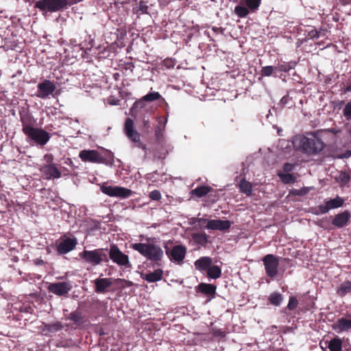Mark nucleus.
Instances as JSON below:
<instances>
[{
  "label": "nucleus",
  "instance_id": "17",
  "mask_svg": "<svg viewBox=\"0 0 351 351\" xmlns=\"http://www.w3.org/2000/svg\"><path fill=\"white\" fill-rule=\"evenodd\" d=\"M350 218V214L346 210L336 215L332 221V224L337 228H342L346 226Z\"/></svg>",
  "mask_w": 351,
  "mask_h": 351
},
{
  "label": "nucleus",
  "instance_id": "39",
  "mask_svg": "<svg viewBox=\"0 0 351 351\" xmlns=\"http://www.w3.org/2000/svg\"><path fill=\"white\" fill-rule=\"evenodd\" d=\"M343 114L348 120H351V101H348L345 106Z\"/></svg>",
  "mask_w": 351,
  "mask_h": 351
},
{
  "label": "nucleus",
  "instance_id": "33",
  "mask_svg": "<svg viewBox=\"0 0 351 351\" xmlns=\"http://www.w3.org/2000/svg\"><path fill=\"white\" fill-rule=\"evenodd\" d=\"M45 328L48 331L53 332L62 330L63 328V326L61 324L60 322H56L55 323L48 324L45 325Z\"/></svg>",
  "mask_w": 351,
  "mask_h": 351
},
{
  "label": "nucleus",
  "instance_id": "14",
  "mask_svg": "<svg viewBox=\"0 0 351 351\" xmlns=\"http://www.w3.org/2000/svg\"><path fill=\"white\" fill-rule=\"evenodd\" d=\"M231 226V222L228 220L212 219L207 222L206 228L213 230H226Z\"/></svg>",
  "mask_w": 351,
  "mask_h": 351
},
{
  "label": "nucleus",
  "instance_id": "19",
  "mask_svg": "<svg viewBox=\"0 0 351 351\" xmlns=\"http://www.w3.org/2000/svg\"><path fill=\"white\" fill-rule=\"evenodd\" d=\"M333 329L338 332L351 329V319L342 317L338 319L333 324Z\"/></svg>",
  "mask_w": 351,
  "mask_h": 351
},
{
  "label": "nucleus",
  "instance_id": "37",
  "mask_svg": "<svg viewBox=\"0 0 351 351\" xmlns=\"http://www.w3.org/2000/svg\"><path fill=\"white\" fill-rule=\"evenodd\" d=\"M77 244V239L73 236L67 237V252L73 250Z\"/></svg>",
  "mask_w": 351,
  "mask_h": 351
},
{
  "label": "nucleus",
  "instance_id": "53",
  "mask_svg": "<svg viewBox=\"0 0 351 351\" xmlns=\"http://www.w3.org/2000/svg\"><path fill=\"white\" fill-rule=\"evenodd\" d=\"M78 318L79 317L75 315H72V316H71V319H73L74 321H77Z\"/></svg>",
  "mask_w": 351,
  "mask_h": 351
},
{
  "label": "nucleus",
  "instance_id": "7",
  "mask_svg": "<svg viewBox=\"0 0 351 351\" xmlns=\"http://www.w3.org/2000/svg\"><path fill=\"white\" fill-rule=\"evenodd\" d=\"M101 191L104 194L113 197L125 199L130 197L133 192L127 188L119 186H101Z\"/></svg>",
  "mask_w": 351,
  "mask_h": 351
},
{
  "label": "nucleus",
  "instance_id": "42",
  "mask_svg": "<svg viewBox=\"0 0 351 351\" xmlns=\"http://www.w3.org/2000/svg\"><path fill=\"white\" fill-rule=\"evenodd\" d=\"M33 311V308L30 306H23L20 308V312L21 313L32 314Z\"/></svg>",
  "mask_w": 351,
  "mask_h": 351
},
{
  "label": "nucleus",
  "instance_id": "32",
  "mask_svg": "<svg viewBox=\"0 0 351 351\" xmlns=\"http://www.w3.org/2000/svg\"><path fill=\"white\" fill-rule=\"evenodd\" d=\"M56 250L59 254H66V235L61 237V241L57 243Z\"/></svg>",
  "mask_w": 351,
  "mask_h": 351
},
{
  "label": "nucleus",
  "instance_id": "25",
  "mask_svg": "<svg viewBox=\"0 0 351 351\" xmlns=\"http://www.w3.org/2000/svg\"><path fill=\"white\" fill-rule=\"evenodd\" d=\"M192 239L195 243L201 245H205L208 243V236L205 233H194Z\"/></svg>",
  "mask_w": 351,
  "mask_h": 351
},
{
  "label": "nucleus",
  "instance_id": "38",
  "mask_svg": "<svg viewBox=\"0 0 351 351\" xmlns=\"http://www.w3.org/2000/svg\"><path fill=\"white\" fill-rule=\"evenodd\" d=\"M275 70V68L271 66H264L262 68L261 75L265 77L270 76Z\"/></svg>",
  "mask_w": 351,
  "mask_h": 351
},
{
  "label": "nucleus",
  "instance_id": "13",
  "mask_svg": "<svg viewBox=\"0 0 351 351\" xmlns=\"http://www.w3.org/2000/svg\"><path fill=\"white\" fill-rule=\"evenodd\" d=\"M124 131L127 137L134 143H138L140 141V135L138 132L134 128V121L128 118L125 120L124 125Z\"/></svg>",
  "mask_w": 351,
  "mask_h": 351
},
{
  "label": "nucleus",
  "instance_id": "34",
  "mask_svg": "<svg viewBox=\"0 0 351 351\" xmlns=\"http://www.w3.org/2000/svg\"><path fill=\"white\" fill-rule=\"evenodd\" d=\"M167 118H165V119L163 123H162V120H161L160 117L158 118V125L156 127V132H155L156 136L158 138H159L160 136L162 135V132L163 131V130L165 128V125L167 123Z\"/></svg>",
  "mask_w": 351,
  "mask_h": 351
},
{
  "label": "nucleus",
  "instance_id": "18",
  "mask_svg": "<svg viewBox=\"0 0 351 351\" xmlns=\"http://www.w3.org/2000/svg\"><path fill=\"white\" fill-rule=\"evenodd\" d=\"M112 284L110 278H99L95 280V291L97 293H104L107 291Z\"/></svg>",
  "mask_w": 351,
  "mask_h": 351
},
{
  "label": "nucleus",
  "instance_id": "45",
  "mask_svg": "<svg viewBox=\"0 0 351 351\" xmlns=\"http://www.w3.org/2000/svg\"><path fill=\"white\" fill-rule=\"evenodd\" d=\"M289 97L288 95H286V96H284L281 99H280V104L282 106H287L288 104H289Z\"/></svg>",
  "mask_w": 351,
  "mask_h": 351
},
{
  "label": "nucleus",
  "instance_id": "40",
  "mask_svg": "<svg viewBox=\"0 0 351 351\" xmlns=\"http://www.w3.org/2000/svg\"><path fill=\"white\" fill-rule=\"evenodd\" d=\"M298 304V300L296 299V298L294 296H291L289 298L287 308L289 310H293L297 307Z\"/></svg>",
  "mask_w": 351,
  "mask_h": 351
},
{
  "label": "nucleus",
  "instance_id": "5",
  "mask_svg": "<svg viewBox=\"0 0 351 351\" xmlns=\"http://www.w3.org/2000/svg\"><path fill=\"white\" fill-rule=\"evenodd\" d=\"M66 6V0H38L34 7L43 12H56Z\"/></svg>",
  "mask_w": 351,
  "mask_h": 351
},
{
  "label": "nucleus",
  "instance_id": "24",
  "mask_svg": "<svg viewBox=\"0 0 351 351\" xmlns=\"http://www.w3.org/2000/svg\"><path fill=\"white\" fill-rule=\"evenodd\" d=\"M197 290L206 295H213L215 293L216 287L210 284L201 283L198 286Z\"/></svg>",
  "mask_w": 351,
  "mask_h": 351
},
{
  "label": "nucleus",
  "instance_id": "54",
  "mask_svg": "<svg viewBox=\"0 0 351 351\" xmlns=\"http://www.w3.org/2000/svg\"><path fill=\"white\" fill-rule=\"evenodd\" d=\"M295 194L298 195H301L304 194V193L302 192V191H296Z\"/></svg>",
  "mask_w": 351,
  "mask_h": 351
},
{
  "label": "nucleus",
  "instance_id": "30",
  "mask_svg": "<svg viewBox=\"0 0 351 351\" xmlns=\"http://www.w3.org/2000/svg\"><path fill=\"white\" fill-rule=\"evenodd\" d=\"M328 348L330 351H341L342 348V342L339 339H333L328 343Z\"/></svg>",
  "mask_w": 351,
  "mask_h": 351
},
{
  "label": "nucleus",
  "instance_id": "1",
  "mask_svg": "<svg viewBox=\"0 0 351 351\" xmlns=\"http://www.w3.org/2000/svg\"><path fill=\"white\" fill-rule=\"evenodd\" d=\"M295 149L307 154H314L322 151L324 143L318 138H307L303 136H295L292 141Z\"/></svg>",
  "mask_w": 351,
  "mask_h": 351
},
{
  "label": "nucleus",
  "instance_id": "22",
  "mask_svg": "<svg viewBox=\"0 0 351 351\" xmlns=\"http://www.w3.org/2000/svg\"><path fill=\"white\" fill-rule=\"evenodd\" d=\"M211 264L212 259L208 256L201 257L200 258L197 259L194 263L195 268L201 271H207Z\"/></svg>",
  "mask_w": 351,
  "mask_h": 351
},
{
  "label": "nucleus",
  "instance_id": "43",
  "mask_svg": "<svg viewBox=\"0 0 351 351\" xmlns=\"http://www.w3.org/2000/svg\"><path fill=\"white\" fill-rule=\"evenodd\" d=\"M145 100L143 99V97L142 99L134 102L133 107L135 108H143L145 106Z\"/></svg>",
  "mask_w": 351,
  "mask_h": 351
},
{
  "label": "nucleus",
  "instance_id": "11",
  "mask_svg": "<svg viewBox=\"0 0 351 351\" xmlns=\"http://www.w3.org/2000/svg\"><path fill=\"white\" fill-rule=\"evenodd\" d=\"M56 90V86L53 82L49 80H44L37 85V91L36 95L41 99H47L50 95H52Z\"/></svg>",
  "mask_w": 351,
  "mask_h": 351
},
{
  "label": "nucleus",
  "instance_id": "48",
  "mask_svg": "<svg viewBox=\"0 0 351 351\" xmlns=\"http://www.w3.org/2000/svg\"><path fill=\"white\" fill-rule=\"evenodd\" d=\"M33 261L36 265H43L44 264L43 260L40 258H36Z\"/></svg>",
  "mask_w": 351,
  "mask_h": 351
},
{
  "label": "nucleus",
  "instance_id": "6",
  "mask_svg": "<svg viewBox=\"0 0 351 351\" xmlns=\"http://www.w3.org/2000/svg\"><path fill=\"white\" fill-rule=\"evenodd\" d=\"M262 0H244L245 5H239L234 8V12L240 18L246 17L250 13L256 12Z\"/></svg>",
  "mask_w": 351,
  "mask_h": 351
},
{
  "label": "nucleus",
  "instance_id": "28",
  "mask_svg": "<svg viewBox=\"0 0 351 351\" xmlns=\"http://www.w3.org/2000/svg\"><path fill=\"white\" fill-rule=\"evenodd\" d=\"M340 296H344L351 292V281L344 282L341 285L337 291Z\"/></svg>",
  "mask_w": 351,
  "mask_h": 351
},
{
  "label": "nucleus",
  "instance_id": "46",
  "mask_svg": "<svg viewBox=\"0 0 351 351\" xmlns=\"http://www.w3.org/2000/svg\"><path fill=\"white\" fill-rule=\"evenodd\" d=\"M192 220H193V221L191 222L192 224H194L196 221H197L200 223H204L206 221V219H204V218H194Z\"/></svg>",
  "mask_w": 351,
  "mask_h": 351
},
{
  "label": "nucleus",
  "instance_id": "12",
  "mask_svg": "<svg viewBox=\"0 0 351 351\" xmlns=\"http://www.w3.org/2000/svg\"><path fill=\"white\" fill-rule=\"evenodd\" d=\"M79 156L84 162L101 163L104 161V158L96 150H82Z\"/></svg>",
  "mask_w": 351,
  "mask_h": 351
},
{
  "label": "nucleus",
  "instance_id": "29",
  "mask_svg": "<svg viewBox=\"0 0 351 351\" xmlns=\"http://www.w3.org/2000/svg\"><path fill=\"white\" fill-rule=\"evenodd\" d=\"M239 188L243 193L247 195H250L252 193V184L245 179L241 180L239 183Z\"/></svg>",
  "mask_w": 351,
  "mask_h": 351
},
{
  "label": "nucleus",
  "instance_id": "3",
  "mask_svg": "<svg viewBox=\"0 0 351 351\" xmlns=\"http://www.w3.org/2000/svg\"><path fill=\"white\" fill-rule=\"evenodd\" d=\"M24 134L27 141L31 145L36 144L42 147L45 145L50 139V134L47 131L35 127Z\"/></svg>",
  "mask_w": 351,
  "mask_h": 351
},
{
  "label": "nucleus",
  "instance_id": "51",
  "mask_svg": "<svg viewBox=\"0 0 351 351\" xmlns=\"http://www.w3.org/2000/svg\"><path fill=\"white\" fill-rule=\"evenodd\" d=\"M351 156V150L347 151L345 154L343 155V158H348Z\"/></svg>",
  "mask_w": 351,
  "mask_h": 351
},
{
  "label": "nucleus",
  "instance_id": "15",
  "mask_svg": "<svg viewBox=\"0 0 351 351\" xmlns=\"http://www.w3.org/2000/svg\"><path fill=\"white\" fill-rule=\"evenodd\" d=\"M20 118L22 123V131L23 134L29 131V130L32 129L34 127L36 120L32 116H31L28 113H25L23 114H21Z\"/></svg>",
  "mask_w": 351,
  "mask_h": 351
},
{
  "label": "nucleus",
  "instance_id": "9",
  "mask_svg": "<svg viewBox=\"0 0 351 351\" xmlns=\"http://www.w3.org/2000/svg\"><path fill=\"white\" fill-rule=\"evenodd\" d=\"M343 203L344 199L339 196H337L334 199H325V205H320L314 208L313 213L315 215L325 214L330 210L341 207Z\"/></svg>",
  "mask_w": 351,
  "mask_h": 351
},
{
  "label": "nucleus",
  "instance_id": "52",
  "mask_svg": "<svg viewBox=\"0 0 351 351\" xmlns=\"http://www.w3.org/2000/svg\"><path fill=\"white\" fill-rule=\"evenodd\" d=\"M147 8V6H146V5H141L140 10L142 11V12H145Z\"/></svg>",
  "mask_w": 351,
  "mask_h": 351
},
{
  "label": "nucleus",
  "instance_id": "10",
  "mask_svg": "<svg viewBox=\"0 0 351 351\" xmlns=\"http://www.w3.org/2000/svg\"><path fill=\"white\" fill-rule=\"evenodd\" d=\"M265 271L268 276L274 278L278 273V258L273 254H267L263 259Z\"/></svg>",
  "mask_w": 351,
  "mask_h": 351
},
{
  "label": "nucleus",
  "instance_id": "2",
  "mask_svg": "<svg viewBox=\"0 0 351 351\" xmlns=\"http://www.w3.org/2000/svg\"><path fill=\"white\" fill-rule=\"evenodd\" d=\"M132 248L153 262H158L163 257V251L161 247L154 243H134L132 245Z\"/></svg>",
  "mask_w": 351,
  "mask_h": 351
},
{
  "label": "nucleus",
  "instance_id": "55",
  "mask_svg": "<svg viewBox=\"0 0 351 351\" xmlns=\"http://www.w3.org/2000/svg\"><path fill=\"white\" fill-rule=\"evenodd\" d=\"M126 283H127L126 286H128V287L132 285V282H130V281L126 282Z\"/></svg>",
  "mask_w": 351,
  "mask_h": 351
},
{
  "label": "nucleus",
  "instance_id": "21",
  "mask_svg": "<svg viewBox=\"0 0 351 351\" xmlns=\"http://www.w3.org/2000/svg\"><path fill=\"white\" fill-rule=\"evenodd\" d=\"M186 248L182 245L175 246L171 252V259L174 261L181 262L185 257Z\"/></svg>",
  "mask_w": 351,
  "mask_h": 351
},
{
  "label": "nucleus",
  "instance_id": "23",
  "mask_svg": "<svg viewBox=\"0 0 351 351\" xmlns=\"http://www.w3.org/2000/svg\"><path fill=\"white\" fill-rule=\"evenodd\" d=\"M163 271L160 269L154 270L153 272L147 274L143 276V278L149 282H155L162 279Z\"/></svg>",
  "mask_w": 351,
  "mask_h": 351
},
{
  "label": "nucleus",
  "instance_id": "41",
  "mask_svg": "<svg viewBox=\"0 0 351 351\" xmlns=\"http://www.w3.org/2000/svg\"><path fill=\"white\" fill-rule=\"evenodd\" d=\"M149 197L152 200L157 201V200H159L161 198V194H160L159 191L154 190V191H151L149 193Z\"/></svg>",
  "mask_w": 351,
  "mask_h": 351
},
{
  "label": "nucleus",
  "instance_id": "20",
  "mask_svg": "<svg viewBox=\"0 0 351 351\" xmlns=\"http://www.w3.org/2000/svg\"><path fill=\"white\" fill-rule=\"evenodd\" d=\"M48 290L57 295H64L66 294V282H54L50 283L48 287Z\"/></svg>",
  "mask_w": 351,
  "mask_h": 351
},
{
  "label": "nucleus",
  "instance_id": "16",
  "mask_svg": "<svg viewBox=\"0 0 351 351\" xmlns=\"http://www.w3.org/2000/svg\"><path fill=\"white\" fill-rule=\"evenodd\" d=\"M41 171L47 179L58 178L61 176L60 170L53 164L43 166Z\"/></svg>",
  "mask_w": 351,
  "mask_h": 351
},
{
  "label": "nucleus",
  "instance_id": "27",
  "mask_svg": "<svg viewBox=\"0 0 351 351\" xmlns=\"http://www.w3.org/2000/svg\"><path fill=\"white\" fill-rule=\"evenodd\" d=\"M211 190L210 186H202L196 188L191 191V194L196 195L198 197H202L208 194Z\"/></svg>",
  "mask_w": 351,
  "mask_h": 351
},
{
  "label": "nucleus",
  "instance_id": "44",
  "mask_svg": "<svg viewBox=\"0 0 351 351\" xmlns=\"http://www.w3.org/2000/svg\"><path fill=\"white\" fill-rule=\"evenodd\" d=\"M289 66L285 64L275 67L276 71L286 72L289 70Z\"/></svg>",
  "mask_w": 351,
  "mask_h": 351
},
{
  "label": "nucleus",
  "instance_id": "47",
  "mask_svg": "<svg viewBox=\"0 0 351 351\" xmlns=\"http://www.w3.org/2000/svg\"><path fill=\"white\" fill-rule=\"evenodd\" d=\"M309 35L311 38L319 37V33L316 29H313L310 32Z\"/></svg>",
  "mask_w": 351,
  "mask_h": 351
},
{
  "label": "nucleus",
  "instance_id": "50",
  "mask_svg": "<svg viewBox=\"0 0 351 351\" xmlns=\"http://www.w3.org/2000/svg\"><path fill=\"white\" fill-rule=\"evenodd\" d=\"M143 126L147 130H149L150 128V124H149V119H143Z\"/></svg>",
  "mask_w": 351,
  "mask_h": 351
},
{
  "label": "nucleus",
  "instance_id": "26",
  "mask_svg": "<svg viewBox=\"0 0 351 351\" xmlns=\"http://www.w3.org/2000/svg\"><path fill=\"white\" fill-rule=\"evenodd\" d=\"M207 275L209 278L217 279L221 275V271L217 265H210L207 271Z\"/></svg>",
  "mask_w": 351,
  "mask_h": 351
},
{
  "label": "nucleus",
  "instance_id": "49",
  "mask_svg": "<svg viewBox=\"0 0 351 351\" xmlns=\"http://www.w3.org/2000/svg\"><path fill=\"white\" fill-rule=\"evenodd\" d=\"M292 169H293V165H292L289 164V163H285L284 165V170L285 171H290L292 170Z\"/></svg>",
  "mask_w": 351,
  "mask_h": 351
},
{
  "label": "nucleus",
  "instance_id": "31",
  "mask_svg": "<svg viewBox=\"0 0 351 351\" xmlns=\"http://www.w3.org/2000/svg\"><path fill=\"white\" fill-rule=\"evenodd\" d=\"M269 301L271 304L278 306L282 301V296L280 293L278 292L272 293L269 296Z\"/></svg>",
  "mask_w": 351,
  "mask_h": 351
},
{
  "label": "nucleus",
  "instance_id": "8",
  "mask_svg": "<svg viewBox=\"0 0 351 351\" xmlns=\"http://www.w3.org/2000/svg\"><path fill=\"white\" fill-rule=\"evenodd\" d=\"M109 257L113 263L121 267H124L126 269L131 267L128 256L123 254L115 245H110L109 250Z\"/></svg>",
  "mask_w": 351,
  "mask_h": 351
},
{
  "label": "nucleus",
  "instance_id": "35",
  "mask_svg": "<svg viewBox=\"0 0 351 351\" xmlns=\"http://www.w3.org/2000/svg\"><path fill=\"white\" fill-rule=\"evenodd\" d=\"M282 182L285 184L293 183L295 182V178L289 173H280L278 174Z\"/></svg>",
  "mask_w": 351,
  "mask_h": 351
},
{
  "label": "nucleus",
  "instance_id": "4",
  "mask_svg": "<svg viewBox=\"0 0 351 351\" xmlns=\"http://www.w3.org/2000/svg\"><path fill=\"white\" fill-rule=\"evenodd\" d=\"M80 256L87 263H90L93 265H97L103 261L107 262L108 261L106 250L104 249L84 250L80 254Z\"/></svg>",
  "mask_w": 351,
  "mask_h": 351
},
{
  "label": "nucleus",
  "instance_id": "36",
  "mask_svg": "<svg viewBox=\"0 0 351 351\" xmlns=\"http://www.w3.org/2000/svg\"><path fill=\"white\" fill-rule=\"evenodd\" d=\"M161 97L160 94L158 92H152L143 97V99L145 101H152L160 99Z\"/></svg>",
  "mask_w": 351,
  "mask_h": 351
}]
</instances>
